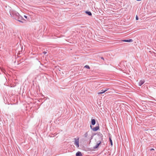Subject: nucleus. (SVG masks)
Wrapping results in <instances>:
<instances>
[{"label":"nucleus","instance_id":"obj_1","mask_svg":"<svg viewBox=\"0 0 156 156\" xmlns=\"http://www.w3.org/2000/svg\"><path fill=\"white\" fill-rule=\"evenodd\" d=\"M98 136L100 137V140L98 142L96 145L94 147V148H97L99 146L101 143V141L103 139V135L101 134H99Z\"/></svg>","mask_w":156,"mask_h":156},{"label":"nucleus","instance_id":"obj_2","mask_svg":"<svg viewBox=\"0 0 156 156\" xmlns=\"http://www.w3.org/2000/svg\"><path fill=\"white\" fill-rule=\"evenodd\" d=\"M75 144L76 145L77 147H79V138H78L77 139L76 138L75 139Z\"/></svg>","mask_w":156,"mask_h":156},{"label":"nucleus","instance_id":"obj_3","mask_svg":"<svg viewBox=\"0 0 156 156\" xmlns=\"http://www.w3.org/2000/svg\"><path fill=\"white\" fill-rule=\"evenodd\" d=\"M99 129V127L98 126H96L94 128H93L92 129V130L93 131H96L98 130Z\"/></svg>","mask_w":156,"mask_h":156},{"label":"nucleus","instance_id":"obj_4","mask_svg":"<svg viewBox=\"0 0 156 156\" xmlns=\"http://www.w3.org/2000/svg\"><path fill=\"white\" fill-rule=\"evenodd\" d=\"M123 42H133V40L132 39H130L128 40H121Z\"/></svg>","mask_w":156,"mask_h":156},{"label":"nucleus","instance_id":"obj_5","mask_svg":"<svg viewBox=\"0 0 156 156\" xmlns=\"http://www.w3.org/2000/svg\"><path fill=\"white\" fill-rule=\"evenodd\" d=\"M144 80H142L139 82V85L140 86H141L142 85L144 82Z\"/></svg>","mask_w":156,"mask_h":156},{"label":"nucleus","instance_id":"obj_6","mask_svg":"<svg viewBox=\"0 0 156 156\" xmlns=\"http://www.w3.org/2000/svg\"><path fill=\"white\" fill-rule=\"evenodd\" d=\"M82 155L81 152L78 151L76 154V156H81Z\"/></svg>","mask_w":156,"mask_h":156},{"label":"nucleus","instance_id":"obj_7","mask_svg":"<svg viewBox=\"0 0 156 156\" xmlns=\"http://www.w3.org/2000/svg\"><path fill=\"white\" fill-rule=\"evenodd\" d=\"M106 92V90H101V91L100 92L98 93V94H103Z\"/></svg>","mask_w":156,"mask_h":156},{"label":"nucleus","instance_id":"obj_8","mask_svg":"<svg viewBox=\"0 0 156 156\" xmlns=\"http://www.w3.org/2000/svg\"><path fill=\"white\" fill-rule=\"evenodd\" d=\"M91 123L92 125H94L95 124V120L94 119H93L91 120Z\"/></svg>","mask_w":156,"mask_h":156},{"label":"nucleus","instance_id":"obj_9","mask_svg":"<svg viewBox=\"0 0 156 156\" xmlns=\"http://www.w3.org/2000/svg\"><path fill=\"white\" fill-rule=\"evenodd\" d=\"M86 13L89 16H91L92 15L91 12H90L86 11Z\"/></svg>","mask_w":156,"mask_h":156},{"label":"nucleus","instance_id":"obj_10","mask_svg":"<svg viewBox=\"0 0 156 156\" xmlns=\"http://www.w3.org/2000/svg\"><path fill=\"white\" fill-rule=\"evenodd\" d=\"M84 67L87 68V69H90V67H89V66L88 65H86L84 66Z\"/></svg>","mask_w":156,"mask_h":156},{"label":"nucleus","instance_id":"obj_11","mask_svg":"<svg viewBox=\"0 0 156 156\" xmlns=\"http://www.w3.org/2000/svg\"><path fill=\"white\" fill-rule=\"evenodd\" d=\"M109 140H110V142L111 143V145L112 146V140H111V138H110H110H109Z\"/></svg>","mask_w":156,"mask_h":156},{"label":"nucleus","instance_id":"obj_12","mask_svg":"<svg viewBox=\"0 0 156 156\" xmlns=\"http://www.w3.org/2000/svg\"><path fill=\"white\" fill-rule=\"evenodd\" d=\"M85 137H87L88 136V134L87 133H86L84 135Z\"/></svg>","mask_w":156,"mask_h":156},{"label":"nucleus","instance_id":"obj_13","mask_svg":"<svg viewBox=\"0 0 156 156\" xmlns=\"http://www.w3.org/2000/svg\"><path fill=\"white\" fill-rule=\"evenodd\" d=\"M136 20H138V19H139L138 17V16H136Z\"/></svg>","mask_w":156,"mask_h":156},{"label":"nucleus","instance_id":"obj_14","mask_svg":"<svg viewBox=\"0 0 156 156\" xmlns=\"http://www.w3.org/2000/svg\"><path fill=\"white\" fill-rule=\"evenodd\" d=\"M108 90V88H106V89L105 90H106V91H107Z\"/></svg>","mask_w":156,"mask_h":156},{"label":"nucleus","instance_id":"obj_15","mask_svg":"<svg viewBox=\"0 0 156 156\" xmlns=\"http://www.w3.org/2000/svg\"><path fill=\"white\" fill-rule=\"evenodd\" d=\"M154 150V149H153V148H151L150 149V151H152V150Z\"/></svg>","mask_w":156,"mask_h":156},{"label":"nucleus","instance_id":"obj_16","mask_svg":"<svg viewBox=\"0 0 156 156\" xmlns=\"http://www.w3.org/2000/svg\"><path fill=\"white\" fill-rule=\"evenodd\" d=\"M43 53H44V54H45L47 53V52H46V51H44L43 52Z\"/></svg>","mask_w":156,"mask_h":156},{"label":"nucleus","instance_id":"obj_17","mask_svg":"<svg viewBox=\"0 0 156 156\" xmlns=\"http://www.w3.org/2000/svg\"><path fill=\"white\" fill-rule=\"evenodd\" d=\"M24 17L26 19L27 18V16L25 15L24 16Z\"/></svg>","mask_w":156,"mask_h":156}]
</instances>
